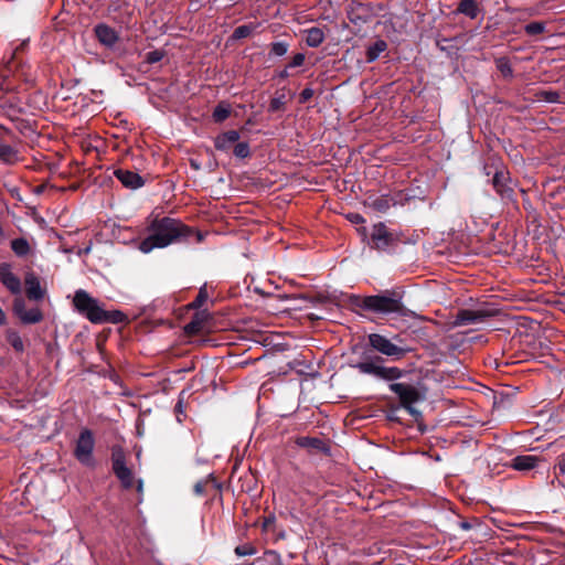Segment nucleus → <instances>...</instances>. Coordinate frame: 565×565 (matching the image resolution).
Returning a JSON list of instances; mask_svg holds the SVG:
<instances>
[{"label":"nucleus","mask_w":565,"mask_h":565,"mask_svg":"<svg viewBox=\"0 0 565 565\" xmlns=\"http://www.w3.org/2000/svg\"><path fill=\"white\" fill-rule=\"evenodd\" d=\"M142 487H143V484H142V480H138L137 491H138V492H142Z\"/></svg>","instance_id":"55"},{"label":"nucleus","mask_w":565,"mask_h":565,"mask_svg":"<svg viewBox=\"0 0 565 565\" xmlns=\"http://www.w3.org/2000/svg\"><path fill=\"white\" fill-rule=\"evenodd\" d=\"M345 306L351 311L363 317H367L369 313L386 315L388 313V295H349L345 299Z\"/></svg>","instance_id":"3"},{"label":"nucleus","mask_w":565,"mask_h":565,"mask_svg":"<svg viewBox=\"0 0 565 565\" xmlns=\"http://www.w3.org/2000/svg\"><path fill=\"white\" fill-rule=\"evenodd\" d=\"M399 172H401V169H398V170L391 169V178H394V179L401 178Z\"/></svg>","instance_id":"53"},{"label":"nucleus","mask_w":565,"mask_h":565,"mask_svg":"<svg viewBox=\"0 0 565 565\" xmlns=\"http://www.w3.org/2000/svg\"><path fill=\"white\" fill-rule=\"evenodd\" d=\"M391 422L395 419L394 412L396 408L405 409L411 416L417 419L420 412L415 407L416 404L426 399V388L420 381L413 382L399 381L391 383Z\"/></svg>","instance_id":"2"},{"label":"nucleus","mask_w":565,"mask_h":565,"mask_svg":"<svg viewBox=\"0 0 565 565\" xmlns=\"http://www.w3.org/2000/svg\"><path fill=\"white\" fill-rule=\"evenodd\" d=\"M7 342L17 352H23L24 351V344L23 341L15 330H8L6 334Z\"/></svg>","instance_id":"31"},{"label":"nucleus","mask_w":565,"mask_h":565,"mask_svg":"<svg viewBox=\"0 0 565 565\" xmlns=\"http://www.w3.org/2000/svg\"><path fill=\"white\" fill-rule=\"evenodd\" d=\"M44 191V185H39L36 189H35V192L36 193H42Z\"/></svg>","instance_id":"56"},{"label":"nucleus","mask_w":565,"mask_h":565,"mask_svg":"<svg viewBox=\"0 0 565 565\" xmlns=\"http://www.w3.org/2000/svg\"><path fill=\"white\" fill-rule=\"evenodd\" d=\"M18 151L10 145H0V160L7 164H12L17 161Z\"/></svg>","instance_id":"29"},{"label":"nucleus","mask_w":565,"mask_h":565,"mask_svg":"<svg viewBox=\"0 0 565 565\" xmlns=\"http://www.w3.org/2000/svg\"><path fill=\"white\" fill-rule=\"evenodd\" d=\"M289 44L285 41H278L270 44V54L282 56L288 52Z\"/></svg>","instance_id":"38"},{"label":"nucleus","mask_w":565,"mask_h":565,"mask_svg":"<svg viewBox=\"0 0 565 565\" xmlns=\"http://www.w3.org/2000/svg\"><path fill=\"white\" fill-rule=\"evenodd\" d=\"M257 550L250 544H243L235 547L237 556H247L256 554Z\"/></svg>","instance_id":"40"},{"label":"nucleus","mask_w":565,"mask_h":565,"mask_svg":"<svg viewBox=\"0 0 565 565\" xmlns=\"http://www.w3.org/2000/svg\"><path fill=\"white\" fill-rule=\"evenodd\" d=\"M545 99L550 103H555L558 99V94L556 92H546Z\"/></svg>","instance_id":"47"},{"label":"nucleus","mask_w":565,"mask_h":565,"mask_svg":"<svg viewBox=\"0 0 565 565\" xmlns=\"http://www.w3.org/2000/svg\"><path fill=\"white\" fill-rule=\"evenodd\" d=\"M0 281L11 294L21 292V280L12 273L10 263H0Z\"/></svg>","instance_id":"15"},{"label":"nucleus","mask_w":565,"mask_h":565,"mask_svg":"<svg viewBox=\"0 0 565 565\" xmlns=\"http://www.w3.org/2000/svg\"><path fill=\"white\" fill-rule=\"evenodd\" d=\"M231 115V106L225 102H220L213 109L212 118L214 122L221 124Z\"/></svg>","instance_id":"27"},{"label":"nucleus","mask_w":565,"mask_h":565,"mask_svg":"<svg viewBox=\"0 0 565 565\" xmlns=\"http://www.w3.org/2000/svg\"><path fill=\"white\" fill-rule=\"evenodd\" d=\"M358 232L370 248L380 252H385L388 248V227L384 222L375 223L370 234L364 226L358 228Z\"/></svg>","instance_id":"9"},{"label":"nucleus","mask_w":565,"mask_h":565,"mask_svg":"<svg viewBox=\"0 0 565 565\" xmlns=\"http://www.w3.org/2000/svg\"><path fill=\"white\" fill-rule=\"evenodd\" d=\"M362 349H371L375 353L388 356V339L377 333H371L367 335V342Z\"/></svg>","instance_id":"20"},{"label":"nucleus","mask_w":565,"mask_h":565,"mask_svg":"<svg viewBox=\"0 0 565 565\" xmlns=\"http://www.w3.org/2000/svg\"><path fill=\"white\" fill-rule=\"evenodd\" d=\"M186 331H194V330H198V323L195 321H192L190 322L186 328H185Z\"/></svg>","instance_id":"52"},{"label":"nucleus","mask_w":565,"mask_h":565,"mask_svg":"<svg viewBox=\"0 0 565 565\" xmlns=\"http://www.w3.org/2000/svg\"><path fill=\"white\" fill-rule=\"evenodd\" d=\"M274 533L276 534L277 540H284L286 537L285 531L281 529H278L277 526H276V532H274Z\"/></svg>","instance_id":"49"},{"label":"nucleus","mask_w":565,"mask_h":565,"mask_svg":"<svg viewBox=\"0 0 565 565\" xmlns=\"http://www.w3.org/2000/svg\"><path fill=\"white\" fill-rule=\"evenodd\" d=\"M409 352H412V348L401 347L391 342V361L399 360Z\"/></svg>","instance_id":"36"},{"label":"nucleus","mask_w":565,"mask_h":565,"mask_svg":"<svg viewBox=\"0 0 565 565\" xmlns=\"http://www.w3.org/2000/svg\"><path fill=\"white\" fill-rule=\"evenodd\" d=\"M233 154L237 159H246L252 156L250 147L247 141H236L233 148Z\"/></svg>","instance_id":"32"},{"label":"nucleus","mask_w":565,"mask_h":565,"mask_svg":"<svg viewBox=\"0 0 565 565\" xmlns=\"http://www.w3.org/2000/svg\"><path fill=\"white\" fill-rule=\"evenodd\" d=\"M25 292L29 300L40 301L45 296V289L41 287L39 277L33 273L29 271L24 278Z\"/></svg>","instance_id":"16"},{"label":"nucleus","mask_w":565,"mask_h":565,"mask_svg":"<svg viewBox=\"0 0 565 565\" xmlns=\"http://www.w3.org/2000/svg\"><path fill=\"white\" fill-rule=\"evenodd\" d=\"M539 462L540 459L536 456L522 455L512 459L511 467L519 471H529L534 469Z\"/></svg>","instance_id":"21"},{"label":"nucleus","mask_w":565,"mask_h":565,"mask_svg":"<svg viewBox=\"0 0 565 565\" xmlns=\"http://www.w3.org/2000/svg\"><path fill=\"white\" fill-rule=\"evenodd\" d=\"M267 554L273 555L278 565H282L281 557L276 551H268Z\"/></svg>","instance_id":"48"},{"label":"nucleus","mask_w":565,"mask_h":565,"mask_svg":"<svg viewBox=\"0 0 565 565\" xmlns=\"http://www.w3.org/2000/svg\"><path fill=\"white\" fill-rule=\"evenodd\" d=\"M296 445L300 448H305L309 451V454H323L330 455V446L329 444L318 437L310 436H300L296 438Z\"/></svg>","instance_id":"13"},{"label":"nucleus","mask_w":565,"mask_h":565,"mask_svg":"<svg viewBox=\"0 0 565 565\" xmlns=\"http://www.w3.org/2000/svg\"><path fill=\"white\" fill-rule=\"evenodd\" d=\"M147 236L140 242L139 249L148 254L156 248H164L179 243H202L205 233L170 216H154L146 227Z\"/></svg>","instance_id":"1"},{"label":"nucleus","mask_w":565,"mask_h":565,"mask_svg":"<svg viewBox=\"0 0 565 565\" xmlns=\"http://www.w3.org/2000/svg\"><path fill=\"white\" fill-rule=\"evenodd\" d=\"M347 218L352 223V224H363L365 222V218L359 214V213H349L347 215Z\"/></svg>","instance_id":"45"},{"label":"nucleus","mask_w":565,"mask_h":565,"mask_svg":"<svg viewBox=\"0 0 565 565\" xmlns=\"http://www.w3.org/2000/svg\"><path fill=\"white\" fill-rule=\"evenodd\" d=\"M285 106H286V100H285V95L282 94L280 96L274 97L270 100L268 111L277 113V111L284 110Z\"/></svg>","instance_id":"39"},{"label":"nucleus","mask_w":565,"mask_h":565,"mask_svg":"<svg viewBox=\"0 0 565 565\" xmlns=\"http://www.w3.org/2000/svg\"><path fill=\"white\" fill-rule=\"evenodd\" d=\"M209 292L206 285H203L195 297V299L190 303L191 309H200L207 300Z\"/></svg>","instance_id":"33"},{"label":"nucleus","mask_w":565,"mask_h":565,"mask_svg":"<svg viewBox=\"0 0 565 565\" xmlns=\"http://www.w3.org/2000/svg\"><path fill=\"white\" fill-rule=\"evenodd\" d=\"M95 447L94 434L90 429L84 428L81 430L76 440L74 457L85 467L94 468L96 461L93 458Z\"/></svg>","instance_id":"8"},{"label":"nucleus","mask_w":565,"mask_h":565,"mask_svg":"<svg viewBox=\"0 0 565 565\" xmlns=\"http://www.w3.org/2000/svg\"><path fill=\"white\" fill-rule=\"evenodd\" d=\"M557 460L558 461L556 468L558 469V475L565 476V454L558 456Z\"/></svg>","instance_id":"46"},{"label":"nucleus","mask_w":565,"mask_h":565,"mask_svg":"<svg viewBox=\"0 0 565 565\" xmlns=\"http://www.w3.org/2000/svg\"><path fill=\"white\" fill-rule=\"evenodd\" d=\"M287 68H288V67H286L285 70L280 71V72L278 73V75H277V76H278V78H279V79H286V78H288V77H289V73H288Z\"/></svg>","instance_id":"50"},{"label":"nucleus","mask_w":565,"mask_h":565,"mask_svg":"<svg viewBox=\"0 0 565 565\" xmlns=\"http://www.w3.org/2000/svg\"><path fill=\"white\" fill-rule=\"evenodd\" d=\"M164 56V52L160 50H153L146 54V62L149 64H156L160 62Z\"/></svg>","instance_id":"42"},{"label":"nucleus","mask_w":565,"mask_h":565,"mask_svg":"<svg viewBox=\"0 0 565 565\" xmlns=\"http://www.w3.org/2000/svg\"><path fill=\"white\" fill-rule=\"evenodd\" d=\"M93 31L97 41L107 49L114 47L119 41L118 32L106 23L96 24Z\"/></svg>","instance_id":"14"},{"label":"nucleus","mask_w":565,"mask_h":565,"mask_svg":"<svg viewBox=\"0 0 565 565\" xmlns=\"http://www.w3.org/2000/svg\"><path fill=\"white\" fill-rule=\"evenodd\" d=\"M7 323V316L2 308L0 307V326H3Z\"/></svg>","instance_id":"51"},{"label":"nucleus","mask_w":565,"mask_h":565,"mask_svg":"<svg viewBox=\"0 0 565 565\" xmlns=\"http://www.w3.org/2000/svg\"><path fill=\"white\" fill-rule=\"evenodd\" d=\"M239 138L241 135L237 130L223 131L214 138V148L222 152H228L231 149L233 150L234 145Z\"/></svg>","instance_id":"17"},{"label":"nucleus","mask_w":565,"mask_h":565,"mask_svg":"<svg viewBox=\"0 0 565 565\" xmlns=\"http://www.w3.org/2000/svg\"><path fill=\"white\" fill-rule=\"evenodd\" d=\"M313 94L315 92L312 88L306 87L299 95V103L305 104L309 102L312 98Z\"/></svg>","instance_id":"44"},{"label":"nucleus","mask_w":565,"mask_h":565,"mask_svg":"<svg viewBox=\"0 0 565 565\" xmlns=\"http://www.w3.org/2000/svg\"><path fill=\"white\" fill-rule=\"evenodd\" d=\"M13 312L24 324H34L43 320V313L39 308L26 309L24 299L15 298L13 300Z\"/></svg>","instance_id":"12"},{"label":"nucleus","mask_w":565,"mask_h":565,"mask_svg":"<svg viewBox=\"0 0 565 565\" xmlns=\"http://www.w3.org/2000/svg\"><path fill=\"white\" fill-rule=\"evenodd\" d=\"M276 516L275 514L270 513L268 516H266L263 521L262 529L265 532H276Z\"/></svg>","instance_id":"41"},{"label":"nucleus","mask_w":565,"mask_h":565,"mask_svg":"<svg viewBox=\"0 0 565 565\" xmlns=\"http://www.w3.org/2000/svg\"><path fill=\"white\" fill-rule=\"evenodd\" d=\"M127 321H128V317L122 311H120V310H113V311L105 310L104 313H103V317H102V320H100L99 324H103V323L118 324V323H124V322H127Z\"/></svg>","instance_id":"25"},{"label":"nucleus","mask_w":565,"mask_h":565,"mask_svg":"<svg viewBox=\"0 0 565 565\" xmlns=\"http://www.w3.org/2000/svg\"><path fill=\"white\" fill-rule=\"evenodd\" d=\"M457 12L476 19L479 14V8L476 0H460Z\"/></svg>","instance_id":"24"},{"label":"nucleus","mask_w":565,"mask_h":565,"mask_svg":"<svg viewBox=\"0 0 565 565\" xmlns=\"http://www.w3.org/2000/svg\"><path fill=\"white\" fill-rule=\"evenodd\" d=\"M497 68L504 77H512L513 70L511 67L510 61L507 57H500L495 61Z\"/></svg>","instance_id":"35"},{"label":"nucleus","mask_w":565,"mask_h":565,"mask_svg":"<svg viewBox=\"0 0 565 565\" xmlns=\"http://www.w3.org/2000/svg\"><path fill=\"white\" fill-rule=\"evenodd\" d=\"M209 484H211L215 490H221V488H222L221 483L216 480L214 475L211 473L205 479L199 480L194 484V487H193L194 494L198 495V497L205 495L206 494V487Z\"/></svg>","instance_id":"22"},{"label":"nucleus","mask_w":565,"mask_h":565,"mask_svg":"<svg viewBox=\"0 0 565 565\" xmlns=\"http://www.w3.org/2000/svg\"><path fill=\"white\" fill-rule=\"evenodd\" d=\"M460 527L463 530H469L471 527V525L468 522H461Z\"/></svg>","instance_id":"54"},{"label":"nucleus","mask_w":565,"mask_h":565,"mask_svg":"<svg viewBox=\"0 0 565 565\" xmlns=\"http://www.w3.org/2000/svg\"><path fill=\"white\" fill-rule=\"evenodd\" d=\"M403 294L402 287L391 289V327L395 326L393 321L407 322L415 317V313L401 302Z\"/></svg>","instance_id":"10"},{"label":"nucleus","mask_w":565,"mask_h":565,"mask_svg":"<svg viewBox=\"0 0 565 565\" xmlns=\"http://www.w3.org/2000/svg\"><path fill=\"white\" fill-rule=\"evenodd\" d=\"M256 28L255 23L239 25L233 31L231 39L234 41L246 39L253 34Z\"/></svg>","instance_id":"28"},{"label":"nucleus","mask_w":565,"mask_h":565,"mask_svg":"<svg viewBox=\"0 0 565 565\" xmlns=\"http://www.w3.org/2000/svg\"><path fill=\"white\" fill-rule=\"evenodd\" d=\"M499 313V310L488 306L482 305L476 309H460L455 316L452 321L454 327H462L469 324H478L486 322L489 318L494 317Z\"/></svg>","instance_id":"6"},{"label":"nucleus","mask_w":565,"mask_h":565,"mask_svg":"<svg viewBox=\"0 0 565 565\" xmlns=\"http://www.w3.org/2000/svg\"><path fill=\"white\" fill-rule=\"evenodd\" d=\"M111 469L124 489L129 490L134 487V472L127 467L126 452L120 446L111 448Z\"/></svg>","instance_id":"7"},{"label":"nucleus","mask_w":565,"mask_h":565,"mask_svg":"<svg viewBox=\"0 0 565 565\" xmlns=\"http://www.w3.org/2000/svg\"><path fill=\"white\" fill-rule=\"evenodd\" d=\"M387 47V44L383 40L376 41L373 45H371L366 51V60L367 62L375 61L382 52H384Z\"/></svg>","instance_id":"30"},{"label":"nucleus","mask_w":565,"mask_h":565,"mask_svg":"<svg viewBox=\"0 0 565 565\" xmlns=\"http://www.w3.org/2000/svg\"><path fill=\"white\" fill-rule=\"evenodd\" d=\"M412 374V370L391 366V383L399 382L402 379H409Z\"/></svg>","instance_id":"34"},{"label":"nucleus","mask_w":565,"mask_h":565,"mask_svg":"<svg viewBox=\"0 0 565 565\" xmlns=\"http://www.w3.org/2000/svg\"><path fill=\"white\" fill-rule=\"evenodd\" d=\"M306 33V44L310 47H318L324 41V33L318 26L309 28L305 31Z\"/></svg>","instance_id":"23"},{"label":"nucleus","mask_w":565,"mask_h":565,"mask_svg":"<svg viewBox=\"0 0 565 565\" xmlns=\"http://www.w3.org/2000/svg\"><path fill=\"white\" fill-rule=\"evenodd\" d=\"M545 23L544 22H540V21H535V22H531L529 24H526L524 26V31L527 35H539V34H542L544 31H545Z\"/></svg>","instance_id":"37"},{"label":"nucleus","mask_w":565,"mask_h":565,"mask_svg":"<svg viewBox=\"0 0 565 565\" xmlns=\"http://www.w3.org/2000/svg\"><path fill=\"white\" fill-rule=\"evenodd\" d=\"M114 174L128 189L136 190L145 184L142 177L130 170L117 169Z\"/></svg>","instance_id":"19"},{"label":"nucleus","mask_w":565,"mask_h":565,"mask_svg":"<svg viewBox=\"0 0 565 565\" xmlns=\"http://www.w3.org/2000/svg\"><path fill=\"white\" fill-rule=\"evenodd\" d=\"M364 205L369 210V213L380 216L388 211V195L371 194L365 200Z\"/></svg>","instance_id":"18"},{"label":"nucleus","mask_w":565,"mask_h":565,"mask_svg":"<svg viewBox=\"0 0 565 565\" xmlns=\"http://www.w3.org/2000/svg\"><path fill=\"white\" fill-rule=\"evenodd\" d=\"M492 185L502 200H514V189L511 185V178L508 171L497 170L492 178Z\"/></svg>","instance_id":"11"},{"label":"nucleus","mask_w":565,"mask_h":565,"mask_svg":"<svg viewBox=\"0 0 565 565\" xmlns=\"http://www.w3.org/2000/svg\"><path fill=\"white\" fill-rule=\"evenodd\" d=\"M360 373L370 375L379 381H388V366L383 354L371 349H362L360 360L353 364Z\"/></svg>","instance_id":"4"},{"label":"nucleus","mask_w":565,"mask_h":565,"mask_svg":"<svg viewBox=\"0 0 565 565\" xmlns=\"http://www.w3.org/2000/svg\"><path fill=\"white\" fill-rule=\"evenodd\" d=\"M305 54L297 53L294 55L291 62L287 65V67H299L305 63Z\"/></svg>","instance_id":"43"},{"label":"nucleus","mask_w":565,"mask_h":565,"mask_svg":"<svg viewBox=\"0 0 565 565\" xmlns=\"http://www.w3.org/2000/svg\"><path fill=\"white\" fill-rule=\"evenodd\" d=\"M181 407H182V403L179 402L177 405H175V412H181Z\"/></svg>","instance_id":"57"},{"label":"nucleus","mask_w":565,"mask_h":565,"mask_svg":"<svg viewBox=\"0 0 565 565\" xmlns=\"http://www.w3.org/2000/svg\"><path fill=\"white\" fill-rule=\"evenodd\" d=\"M73 306L75 310L89 322L99 324L105 309L99 301L92 297L86 290L78 289L73 297Z\"/></svg>","instance_id":"5"},{"label":"nucleus","mask_w":565,"mask_h":565,"mask_svg":"<svg viewBox=\"0 0 565 565\" xmlns=\"http://www.w3.org/2000/svg\"><path fill=\"white\" fill-rule=\"evenodd\" d=\"M12 252L18 257H24L31 253V246L24 237L14 238L10 243Z\"/></svg>","instance_id":"26"}]
</instances>
